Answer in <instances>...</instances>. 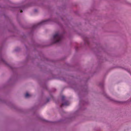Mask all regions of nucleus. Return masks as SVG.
I'll list each match as a JSON object with an SVG mask.
<instances>
[{
  "label": "nucleus",
  "instance_id": "1",
  "mask_svg": "<svg viewBox=\"0 0 131 131\" xmlns=\"http://www.w3.org/2000/svg\"><path fill=\"white\" fill-rule=\"evenodd\" d=\"M61 38V35L58 33L55 34L53 36V39L55 42L59 41Z\"/></svg>",
  "mask_w": 131,
  "mask_h": 131
},
{
  "label": "nucleus",
  "instance_id": "3",
  "mask_svg": "<svg viewBox=\"0 0 131 131\" xmlns=\"http://www.w3.org/2000/svg\"><path fill=\"white\" fill-rule=\"evenodd\" d=\"M64 105H67L66 104V103H65V104H64Z\"/></svg>",
  "mask_w": 131,
  "mask_h": 131
},
{
  "label": "nucleus",
  "instance_id": "4",
  "mask_svg": "<svg viewBox=\"0 0 131 131\" xmlns=\"http://www.w3.org/2000/svg\"><path fill=\"white\" fill-rule=\"evenodd\" d=\"M22 12V11L21 10V11H20V12Z\"/></svg>",
  "mask_w": 131,
  "mask_h": 131
},
{
  "label": "nucleus",
  "instance_id": "2",
  "mask_svg": "<svg viewBox=\"0 0 131 131\" xmlns=\"http://www.w3.org/2000/svg\"><path fill=\"white\" fill-rule=\"evenodd\" d=\"M30 96V95L28 93H27L25 95V97L26 98H28Z\"/></svg>",
  "mask_w": 131,
  "mask_h": 131
}]
</instances>
